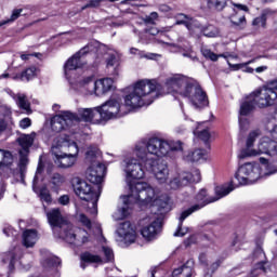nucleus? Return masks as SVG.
<instances>
[{
    "label": "nucleus",
    "mask_w": 277,
    "mask_h": 277,
    "mask_svg": "<svg viewBox=\"0 0 277 277\" xmlns=\"http://www.w3.org/2000/svg\"><path fill=\"white\" fill-rule=\"evenodd\" d=\"M130 195L121 197L123 207L119 208L117 212L113 214L114 220H124L131 213V205H140V207H154L157 208L158 213L163 215L170 211V197L162 195L157 198L155 188L146 182H136L129 184Z\"/></svg>",
    "instance_id": "f257e3e1"
},
{
    "label": "nucleus",
    "mask_w": 277,
    "mask_h": 277,
    "mask_svg": "<svg viewBox=\"0 0 277 277\" xmlns=\"http://www.w3.org/2000/svg\"><path fill=\"white\" fill-rule=\"evenodd\" d=\"M155 98H159V84L150 80H140L135 83L133 91L126 95L121 111L130 114L144 105H153Z\"/></svg>",
    "instance_id": "f03ea898"
},
{
    "label": "nucleus",
    "mask_w": 277,
    "mask_h": 277,
    "mask_svg": "<svg viewBox=\"0 0 277 277\" xmlns=\"http://www.w3.org/2000/svg\"><path fill=\"white\" fill-rule=\"evenodd\" d=\"M260 163L264 166L266 170L265 172H262L261 166L256 163L247 162L239 167L235 175L239 185H253V183H256V181L263 179V176H272V174H276V164L269 163V161L263 157L260 158Z\"/></svg>",
    "instance_id": "7ed1b4c3"
},
{
    "label": "nucleus",
    "mask_w": 277,
    "mask_h": 277,
    "mask_svg": "<svg viewBox=\"0 0 277 277\" xmlns=\"http://www.w3.org/2000/svg\"><path fill=\"white\" fill-rule=\"evenodd\" d=\"M52 155H54V163L58 168H72L79 157V147L77 143L69 142L66 137H57L52 145Z\"/></svg>",
    "instance_id": "20e7f679"
},
{
    "label": "nucleus",
    "mask_w": 277,
    "mask_h": 277,
    "mask_svg": "<svg viewBox=\"0 0 277 277\" xmlns=\"http://www.w3.org/2000/svg\"><path fill=\"white\" fill-rule=\"evenodd\" d=\"M168 153H170V143L159 137L142 140L138 143H136L134 148V155L141 161H148V159H157L155 157H166Z\"/></svg>",
    "instance_id": "39448f33"
},
{
    "label": "nucleus",
    "mask_w": 277,
    "mask_h": 277,
    "mask_svg": "<svg viewBox=\"0 0 277 277\" xmlns=\"http://www.w3.org/2000/svg\"><path fill=\"white\" fill-rule=\"evenodd\" d=\"M71 183L77 196H79L81 200L89 202V213H91V215H96L98 213L97 202L100 196L98 193H96V188L79 177H74Z\"/></svg>",
    "instance_id": "423d86ee"
},
{
    "label": "nucleus",
    "mask_w": 277,
    "mask_h": 277,
    "mask_svg": "<svg viewBox=\"0 0 277 277\" xmlns=\"http://www.w3.org/2000/svg\"><path fill=\"white\" fill-rule=\"evenodd\" d=\"M194 80L185 77L181 74L171 75L166 78L164 80V90L161 91V85H159V93L160 94H180V96H185L187 93V89L192 87Z\"/></svg>",
    "instance_id": "0eeeda50"
},
{
    "label": "nucleus",
    "mask_w": 277,
    "mask_h": 277,
    "mask_svg": "<svg viewBox=\"0 0 277 277\" xmlns=\"http://www.w3.org/2000/svg\"><path fill=\"white\" fill-rule=\"evenodd\" d=\"M277 140L272 136H263L258 145V149H243L239 157L246 159V157H259V155H276Z\"/></svg>",
    "instance_id": "6e6552de"
},
{
    "label": "nucleus",
    "mask_w": 277,
    "mask_h": 277,
    "mask_svg": "<svg viewBox=\"0 0 277 277\" xmlns=\"http://www.w3.org/2000/svg\"><path fill=\"white\" fill-rule=\"evenodd\" d=\"M36 138L35 132L30 134H22L18 138L17 142L21 146L22 149H19V173L22 179L25 176V172H27V166H29V148L34 146V140Z\"/></svg>",
    "instance_id": "1a4fd4ad"
},
{
    "label": "nucleus",
    "mask_w": 277,
    "mask_h": 277,
    "mask_svg": "<svg viewBox=\"0 0 277 277\" xmlns=\"http://www.w3.org/2000/svg\"><path fill=\"white\" fill-rule=\"evenodd\" d=\"M147 172H153L155 179L162 185L168 182V176H170V170L168 169V163L163 159H148L141 161Z\"/></svg>",
    "instance_id": "9d476101"
},
{
    "label": "nucleus",
    "mask_w": 277,
    "mask_h": 277,
    "mask_svg": "<svg viewBox=\"0 0 277 277\" xmlns=\"http://www.w3.org/2000/svg\"><path fill=\"white\" fill-rule=\"evenodd\" d=\"M186 92L187 93L184 94V98H188L195 109H205V107L209 106L207 92L202 90V87H200L198 82L193 81Z\"/></svg>",
    "instance_id": "9b49d317"
},
{
    "label": "nucleus",
    "mask_w": 277,
    "mask_h": 277,
    "mask_svg": "<svg viewBox=\"0 0 277 277\" xmlns=\"http://www.w3.org/2000/svg\"><path fill=\"white\" fill-rule=\"evenodd\" d=\"M96 115L102 120H111L113 118H122L127 113H122V104L116 100H109L100 107H95Z\"/></svg>",
    "instance_id": "f8f14e48"
},
{
    "label": "nucleus",
    "mask_w": 277,
    "mask_h": 277,
    "mask_svg": "<svg viewBox=\"0 0 277 277\" xmlns=\"http://www.w3.org/2000/svg\"><path fill=\"white\" fill-rule=\"evenodd\" d=\"M48 222L56 237H60L61 233H65L70 228V224L64 215H62V210L60 208H53L47 212Z\"/></svg>",
    "instance_id": "ddd939ff"
},
{
    "label": "nucleus",
    "mask_w": 277,
    "mask_h": 277,
    "mask_svg": "<svg viewBox=\"0 0 277 277\" xmlns=\"http://www.w3.org/2000/svg\"><path fill=\"white\" fill-rule=\"evenodd\" d=\"M79 116L70 111H63L51 119V128L54 133H60L68 127H72L75 122H79Z\"/></svg>",
    "instance_id": "4468645a"
},
{
    "label": "nucleus",
    "mask_w": 277,
    "mask_h": 277,
    "mask_svg": "<svg viewBox=\"0 0 277 277\" xmlns=\"http://www.w3.org/2000/svg\"><path fill=\"white\" fill-rule=\"evenodd\" d=\"M60 239H64L67 243H74V246H83V243H88L89 234L85 229L77 228L72 230V225L67 230L58 234Z\"/></svg>",
    "instance_id": "2eb2a0df"
},
{
    "label": "nucleus",
    "mask_w": 277,
    "mask_h": 277,
    "mask_svg": "<svg viewBox=\"0 0 277 277\" xmlns=\"http://www.w3.org/2000/svg\"><path fill=\"white\" fill-rule=\"evenodd\" d=\"M102 252L104 254V259L100 255L92 254L90 252H84L80 255L82 261L81 267L85 269V263H111L114 262V250L109 247L103 246Z\"/></svg>",
    "instance_id": "dca6fc26"
},
{
    "label": "nucleus",
    "mask_w": 277,
    "mask_h": 277,
    "mask_svg": "<svg viewBox=\"0 0 277 277\" xmlns=\"http://www.w3.org/2000/svg\"><path fill=\"white\" fill-rule=\"evenodd\" d=\"M92 50V44H87L80 51L75 53L65 64V75H68L70 70H77V68H83L85 66V61H83V56L88 55Z\"/></svg>",
    "instance_id": "f3484780"
},
{
    "label": "nucleus",
    "mask_w": 277,
    "mask_h": 277,
    "mask_svg": "<svg viewBox=\"0 0 277 277\" xmlns=\"http://www.w3.org/2000/svg\"><path fill=\"white\" fill-rule=\"evenodd\" d=\"M252 95L255 98L256 105L260 107H269V105H274L277 101L276 91L268 87L252 93Z\"/></svg>",
    "instance_id": "a211bd4d"
},
{
    "label": "nucleus",
    "mask_w": 277,
    "mask_h": 277,
    "mask_svg": "<svg viewBox=\"0 0 277 277\" xmlns=\"http://www.w3.org/2000/svg\"><path fill=\"white\" fill-rule=\"evenodd\" d=\"M123 170L128 179H144V168H142V163L135 158H127L123 161Z\"/></svg>",
    "instance_id": "6ab92c4d"
},
{
    "label": "nucleus",
    "mask_w": 277,
    "mask_h": 277,
    "mask_svg": "<svg viewBox=\"0 0 277 277\" xmlns=\"http://www.w3.org/2000/svg\"><path fill=\"white\" fill-rule=\"evenodd\" d=\"M106 170L105 164L95 162L88 168L85 172L87 180L93 183V185H100V183H103V176H105Z\"/></svg>",
    "instance_id": "aec40b11"
},
{
    "label": "nucleus",
    "mask_w": 277,
    "mask_h": 277,
    "mask_svg": "<svg viewBox=\"0 0 277 277\" xmlns=\"http://www.w3.org/2000/svg\"><path fill=\"white\" fill-rule=\"evenodd\" d=\"M117 235L126 243H134L137 237L135 226L131 222H123L117 228Z\"/></svg>",
    "instance_id": "412c9836"
},
{
    "label": "nucleus",
    "mask_w": 277,
    "mask_h": 277,
    "mask_svg": "<svg viewBox=\"0 0 277 277\" xmlns=\"http://www.w3.org/2000/svg\"><path fill=\"white\" fill-rule=\"evenodd\" d=\"M161 219L154 220L149 225L144 226L141 229V234L143 235L144 239H147L150 241V239H155L157 235L159 234V230H161Z\"/></svg>",
    "instance_id": "4be33fe9"
},
{
    "label": "nucleus",
    "mask_w": 277,
    "mask_h": 277,
    "mask_svg": "<svg viewBox=\"0 0 277 277\" xmlns=\"http://www.w3.org/2000/svg\"><path fill=\"white\" fill-rule=\"evenodd\" d=\"M93 90L96 96H103V94H107V92L114 90V80L111 78L96 80Z\"/></svg>",
    "instance_id": "5701e85b"
},
{
    "label": "nucleus",
    "mask_w": 277,
    "mask_h": 277,
    "mask_svg": "<svg viewBox=\"0 0 277 277\" xmlns=\"http://www.w3.org/2000/svg\"><path fill=\"white\" fill-rule=\"evenodd\" d=\"M200 207L201 206H193L188 210L181 213L180 223L177 226V230L174 233V237H185V235H187V229H183V222H185V220H187V217H189L192 213H194L195 211H199Z\"/></svg>",
    "instance_id": "b1692460"
},
{
    "label": "nucleus",
    "mask_w": 277,
    "mask_h": 277,
    "mask_svg": "<svg viewBox=\"0 0 277 277\" xmlns=\"http://www.w3.org/2000/svg\"><path fill=\"white\" fill-rule=\"evenodd\" d=\"M254 107H256V98L251 93L240 104V116H250L254 111Z\"/></svg>",
    "instance_id": "393cba45"
},
{
    "label": "nucleus",
    "mask_w": 277,
    "mask_h": 277,
    "mask_svg": "<svg viewBox=\"0 0 277 277\" xmlns=\"http://www.w3.org/2000/svg\"><path fill=\"white\" fill-rule=\"evenodd\" d=\"M207 156V151L203 149H195L194 151H187L184 156L183 159L187 163H198V161H202L205 157Z\"/></svg>",
    "instance_id": "a878e982"
},
{
    "label": "nucleus",
    "mask_w": 277,
    "mask_h": 277,
    "mask_svg": "<svg viewBox=\"0 0 277 277\" xmlns=\"http://www.w3.org/2000/svg\"><path fill=\"white\" fill-rule=\"evenodd\" d=\"M21 254L19 248H14L12 251H9L2 255V263L9 264V271L12 272L14 269V264L16 263V259Z\"/></svg>",
    "instance_id": "bb28decb"
},
{
    "label": "nucleus",
    "mask_w": 277,
    "mask_h": 277,
    "mask_svg": "<svg viewBox=\"0 0 277 277\" xmlns=\"http://www.w3.org/2000/svg\"><path fill=\"white\" fill-rule=\"evenodd\" d=\"M100 159H101V151L98 150V147L96 146L88 147L85 151V161L91 166H94V163H101Z\"/></svg>",
    "instance_id": "cd10ccee"
},
{
    "label": "nucleus",
    "mask_w": 277,
    "mask_h": 277,
    "mask_svg": "<svg viewBox=\"0 0 277 277\" xmlns=\"http://www.w3.org/2000/svg\"><path fill=\"white\" fill-rule=\"evenodd\" d=\"M182 179V185H187L188 183H200L201 181V175H200V170L195 169L193 172H184L181 174Z\"/></svg>",
    "instance_id": "c85d7f7f"
},
{
    "label": "nucleus",
    "mask_w": 277,
    "mask_h": 277,
    "mask_svg": "<svg viewBox=\"0 0 277 277\" xmlns=\"http://www.w3.org/2000/svg\"><path fill=\"white\" fill-rule=\"evenodd\" d=\"M38 241V232L36 229H27L23 234V243L26 248H34Z\"/></svg>",
    "instance_id": "c756f323"
},
{
    "label": "nucleus",
    "mask_w": 277,
    "mask_h": 277,
    "mask_svg": "<svg viewBox=\"0 0 277 277\" xmlns=\"http://www.w3.org/2000/svg\"><path fill=\"white\" fill-rule=\"evenodd\" d=\"M272 15V11L264 10L260 16L253 18L252 21V27H255V29H265L267 27V16Z\"/></svg>",
    "instance_id": "7c9ffc66"
},
{
    "label": "nucleus",
    "mask_w": 277,
    "mask_h": 277,
    "mask_svg": "<svg viewBox=\"0 0 277 277\" xmlns=\"http://www.w3.org/2000/svg\"><path fill=\"white\" fill-rule=\"evenodd\" d=\"M235 187L233 185H223V186H216L215 187V197H212L210 202H216V200H220V198H224V196H228L230 192H233Z\"/></svg>",
    "instance_id": "2f4dec72"
},
{
    "label": "nucleus",
    "mask_w": 277,
    "mask_h": 277,
    "mask_svg": "<svg viewBox=\"0 0 277 277\" xmlns=\"http://www.w3.org/2000/svg\"><path fill=\"white\" fill-rule=\"evenodd\" d=\"M14 163V155L10 150L1 149L0 154V170L1 168H10Z\"/></svg>",
    "instance_id": "473e14b6"
},
{
    "label": "nucleus",
    "mask_w": 277,
    "mask_h": 277,
    "mask_svg": "<svg viewBox=\"0 0 277 277\" xmlns=\"http://www.w3.org/2000/svg\"><path fill=\"white\" fill-rule=\"evenodd\" d=\"M192 269H194V260H188L182 267L173 271V276L185 274L186 277H192Z\"/></svg>",
    "instance_id": "72a5a7b5"
},
{
    "label": "nucleus",
    "mask_w": 277,
    "mask_h": 277,
    "mask_svg": "<svg viewBox=\"0 0 277 277\" xmlns=\"http://www.w3.org/2000/svg\"><path fill=\"white\" fill-rule=\"evenodd\" d=\"M16 103L19 107V109H24L26 114H31V104H29V101L27 100V95L18 93L16 95Z\"/></svg>",
    "instance_id": "f704fd0d"
},
{
    "label": "nucleus",
    "mask_w": 277,
    "mask_h": 277,
    "mask_svg": "<svg viewBox=\"0 0 277 277\" xmlns=\"http://www.w3.org/2000/svg\"><path fill=\"white\" fill-rule=\"evenodd\" d=\"M78 114L84 122H90L91 120L94 119L95 116H98L96 114V108H80L78 110Z\"/></svg>",
    "instance_id": "c9c22d12"
},
{
    "label": "nucleus",
    "mask_w": 277,
    "mask_h": 277,
    "mask_svg": "<svg viewBox=\"0 0 277 277\" xmlns=\"http://www.w3.org/2000/svg\"><path fill=\"white\" fill-rule=\"evenodd\" d=\"M94 83H96V81H94V75H91L89 77L83 78L79 82V85L80 88H85L90 92V94H92L94 92Z\"/></svg>",
    "instance_id": "e433bc0d"
},
{
    "label": "nucleus",
    "mask_w": 277,
    "mask_h": 277,
    "mask_svg": "<svg viewBox=\"0 0 277 277\" xmlns=\"http://www.w3.org/2000/svg\"><path fill=\"white\" fill-rule=\"evenodd\" d=\"M193 133L194 135H197V137L207 145H209V142H211V132L209 131V129L198 131V128H196L193 129Z\"/></svg>",
    "instance_id": "4c0bfd02"
},
{
    "label": "nucleus",
    "mask_w": 277,
    "mask_h": 277,
    "mask_svg": "<svg viewBox=\"0 0 277 277\" xmlns=\"http://www.w3.org/2000/svg\"><path fill=\"white\" fill-rule=\"evenodd\" d=\"M207 5L209 10H216V12H222L226 8V0H207Z\"/></svg>",
    "instance_id": "58836bf2"
},
{
    "label": "nucleus",
    "mask_w": 277,
    "mask_h": 277,
    "mask_svg": "<svg viewBox=\"0 0 277 277\" xmlns=\"http://www.w3.org/2000/svg\"><path fill=\"white\" fill-rule=\"evenodd\" d=\"M230 23L236 27V29H243L246 27V15H234L230 18Z\"/></svg>",
    "instance_id": "ea45409f"
},
{
    "label": "nucleus",
    "mask_w": 277,
    "mask_h": 277,
    "mask_svg": "<svg viewBox=\"0 0 277 277\" xmlns=\"http://www.w3.org/2000/svg\"><path fill=\"white\" fill-rule=\"evenodd\" d=\"M256 137H261V130H253L249 133L247 138V150H250L252 146H254V142H256Z\"/></svg>",
    "instance_id": "a19ab883"
},
{
    "label": "nucleus",
    "mask_w": 277,
    "mask_h": 277,
    "mask_svg": "<svg viewBox=\"0 0 277 277\" xmlns=\"http://www.w3.org/2000/svg\"><path fill=\"white\" fill-rule=\"evenodd\" d=\"M36 77V67H29L21 74V81H31Z\"/></svg>",
    "instance_id": "79ce46f5"
},
{
    "label": "nucleus",
    "mask_w": 277,
    "mask_h": 277,
    "mask_svg": "<svg viewBox=\"0 0 277 277\" xmlns=\"http://www.w3.org/2000/svg\"><path fill=\"white\" fill-rule=\"evenodd\" d=\"M267 274V268L265 267V262H259L255 265V268L251 271V274L249 277H258L261 273Z\"/></svg>",
    "instance_id": "37998d69"
},
{
    "label": "nucleus",
    "mask_w": 277,
    "mask_h": 277,
    "mask_svg": "<svg viewBox=\"0 0 277 277\" xmlns=\"http://www.w3.org/2000/svg\"><path fill=\"white\" fill-rule=\"evenodd\" d=\"M201 53H202L203 57H206L207 60H211V62H217V60H220V57H224V55H222V54L217 55L209 49H202Z\"/></svg>",
    "instance_id": "c03bdc74"
},
{
    "label": "nucleus",
    "mask_w": 277,
    "mask_h": 277,
    "mask_svg": "<svg viewBox=\"0 0 277 277\" xmlns=\"http://www.w3.org/2000/svg\"><path fill=\"white\" fill-rule=\"evenodd\" d=\"M50 182L55 187H61V185H64V183H66V179L60 173H54Z\"/></svg>",
    "instance_id": "a18cd8bd"
},
{
    "label": "nucleus",
    "mask_w": 277,
    "mask_h": 277,
    "mask_svg": "<svg viewBox=\"0 0 277 277\" xmlns=\"http://www.w3.org/2000/svg\"><path fill=\"white\" fill-rule=\"evenodd\" d=\"M22 12L23 9H15L9 19L0 22V27H3V25H8V23H14V21H16L21 16Z\"/></svg>",
    "instance_id": "49530a36"
},
{
    "label": "nucleus",
    "mask_w": 277,
    "mask_h": 277,
    "mask_svg": "<svg viewBox=\"0 0 277 277\" xmlns=\"http://www.w3.org/2000/svg\"><path fill=\"white\" fill-rule=\"evenodd\" d=\"M213 198L208 199L207 198V189H201L199 192V194L197 195V200L203 202L201 205H197L198 207H200V209H202V207H205L206 205H209L211 202Z\"/></svg>",
    "instance_id": "de8ad7c7"
},
{
    "label": "nucleus",
    "mask_w": 277,
    "mask_h": 277,
    "mask_svg": "<svg viewBox=\"0 0 277 277\" xmlns=\"http://www.w3.org/2000/svg\"><path fill=\"white\" fill-rule=\"evenodd\" d=\"M176 18V22H175V25H185L186 27H189V16L183 14V13H180L175 16Z\"/></svg>",
    "instance_id": "09e8293b"
},
{
    "label": "nucleus",
    "mask_w": 277,
    "mask_h": 277,
    "mask_svg": "<svg viewBox=\"0 0 277 277\" xmlns=\"http://www.w3.org/2000/svg\"><path fill=\"white\" fill-rule=\"evenodd\" d=\"M159 18V14L157 12H151L150 15H147L143 18L145 25H155V21Z\"/></svg>",
    "instance_id": "8fccbe9b"
},
{
    "label": "nucleus",
    "mask_w": 277,
    "mask_h": 277,
    "mask_svg": "<svg viewBox=\"0 0 277 277\" xmlns=\"http://www.w3.org/2000/svg\"><path fill=\"white\" fill-rule=\"evenodd\" d=\"M185 185H187V184H183V179L181 177V175L179 177H174L170 182L171 189H179V187H183Z\"/></svg>",
    "instance_id": "3c124183"
},
{
    "label": "nucleus",
    "mask_w": 277,
    "mask_h": 277,
    "mask_svg": "<svg viewBox=\"0 0 277 277\" xmlns=\"http://www.w3.org/2000/svg\"><path fill=\"white\" fill-rule=\"evenodd\" d=\"M105 60H106L107 68H113V66L118 63V60L116 58V54L114 53H108Z\"/></svg>",
    "instance_id": "603ef678"
},
{
    "label": "nucleus",
    "mask_w": 277,
    "mask_h": 277,
    "mask_svg": "<svg viewBox=\"0 0 277 277\" xmlns=\"http://www.w3.org/2000/svg\"><path fill=\"white\" fill-rule=\"evenodd\" d=\"M203 36L207 38H215L217 36V30L213 26H209L206 29H203Z\"/></svg>",
    "instance_id": "864d4df0"
},
{
    "label": "nucleus",
    "mask_w": 277,
    "mask_h": 277,
    "mask_svg": "<svg viewBox=\"0 0 277 277\" xmlns=\"http://www.w3.org/2000/svg\"><path fill=\"white\" fill-rule=\"evenodd\" d=\"M40 198L43 202H51L52 198L51 194L49 193V189H47L45 187L41 188Z\"/></svg>",
    "instance_id": "5fc2aeb1"
},
{
    "label": "nucleus",
    "mask_w": 277,
    "mask_h": 277,
    "mask_svg": "<svg viewBox=\"0 0 277 277\" xmlns=\"http://www.w3.org/2000/svg\"><path fill=\"white\" fill-rule=\"evenodd\" d=\"M179 51H185L183 57H192V47L190 45H177Z\"/></svg>",
    "instance_id": "6e6d98bb"
},
{
    "label": "nucleus",
    "mask_w": 277,
    "mask_h": 277,
    "mask_svg": "<svg viewBox=\"0 0 277 277\" xmlns=\"http://www.w3.org/2000/svg\"><path fill=\"white\" fill-rule=\"evenodd\" d=\"M101 2H103V0H90L89 3L82 6V10H88V8H100Z\"/></svg>",
    "instance_id": "4d7b16f0"
},
{
    "label": "nucleus",
    "mask_w": 277,
    "mask_h": 277,
    "mask_svg": "<svg viewBox=\"0 0 277 277\" xmlns=\"http://www.w3.org/2000/svg\"><path fill=\"white\" fill-rule=\"evenodd\" d=\"M62 263L58 258H50L45 261L48 267H57Z\"/></svg>",
    "instance_id": "13d9d810"
},
{
    "label": "nucleus",
    "mask_w": 277,
    "mask_h": 277,
    "mask_svg": "<svg viewBox=\"0 0 277 277\" xmlns=\"http://www.w3.org/2000/svg\"><path fill=\"white\" fill-rule=\"evenodd\" d=\"M79 221L81 222V224H83V226H87V228H92V221H90V219H88L85 214H80Z\"/></svg>",
    "instance_id": "bf43d9fd"
},
{
    "label": "nucleus",
    "mask_w": 277,
    "mask_h": 277,
    "mask_svg": "<svg viewBox=\"0 0 277 277\" xmlns=\"http://www.w3.org/2000/svg\"><path fill=\"white\" fill-rule=\"evenodd\" d=\"M3 234L6 235V237H16V230L10 225L4 226Z\"/></svg>",
    "instance_id": "052dcab7"
},
{
    "label": "nucleus",
    "mask_w": 277,
    "mask_h": 277,
    "mask_svg": "<svg viewBox=\"0 0 277 277\" xmlns=\"http://www.w3.org/2000/svg\"><path fill=\"white\" fill-rule=\"evenodd\" d=\"M170 145V150H183V142L177 141V142H173Z\"/></svg>",
    "instance_id": "680f3d73"
},
{
    "label": "nucleus",
    "mask_w": 277,
    "mask_h": 277,
    "mask_svg": "<svg viewBox=\"0 0 277 277\" xmlns=\"http://www.w3.org/2000/svg\"><path fill=\"white\" fill-rule=\"evenodd\" d=\"M19 127L21 129H29L31 127V119L29 118H24L19 121Z\"/></svg>",
    "instance_id": "e2e57ef3"
},
{
    "label": "nucleus",
    "mask_w": 277,
    "mask_h": 277,
    "mask_svg": "<svg viewBox=\"0 0 277 277\" xmlns=\"http://www.w3.org/2000/svg\"><path fill=\"white\" fill-rule=\"evenodd\" d=\"M58 202L63 205V207H66V205L70 203V197L68 195H63L58 198Z\"/></svg>",
    "instance_id": "0e129e2a"
},
{
    "label": "nucleus",
    "mask_w": 277,
    "mask_h": 277,
    "mask_svg": "<svg viewBox=\"0 0 277 277\" xmlns=\"http://www.w3.org/2000/svg\"><path fill=\"white\" fill-rule=\"evenodd\" d=\"M240 129H250V121L248 119H239Z\"/></svg>",
    "instance_id": "69168bd1"
},
{
    "label": "nucleus",
    "mask_w": 277,
    "mask_h": 277,
    "mask_svg": "<svg viewBox=\"0 0 277 277\" xmlns=\"http://www.w3.org/2000/svg\"><path fill=\"white\" fill-rule=\"evenodd\" d=\"M172 10L168 4H160L159 5V12H162L163 14H168Z\"/></svg>",
    "instance_id": "338daca9"
},
{
    "label": "nucleus",
    "mask_w": 277,
    "mask_h": 277,
    "mask_svg": "<svg viewBox=\"0 0 277 277\" xmlns=\"http://www.w3.org/2000/svg\"><path fill=\"white\" fill-rule=\"evenodd\" d=\"M267 88H271L274 91L277 90V79L269 81Z\"/></svg>",
    "instance_id": "774afa93"
}]
</instances>
